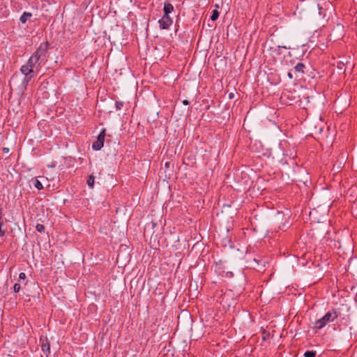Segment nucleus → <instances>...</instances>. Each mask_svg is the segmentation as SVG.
I'll list each match as a JSON object with an SVG mask.
<instances>
[{"label": "nucleus", "instance_id": "423d86ee", "mask_svg": "<svg viewBox=\"0 0 357 357\" xmlns=\"http://www.w3.org/2000/svg\"><path fill=\"white\" fill-rule=\"evenodd\" d=\"M30 184L33 185L38 190H41L43 188V185L42 183L37 178H32L30 181Z\"/></svg>", "mask_w": 357, "mask_h": 357}, {"label": "nucleus", "instance_id": "393cba45", "mask_svg": "<svg viewBox=\"0 0 357 357\" xmlns=\"http://www.w3.org/2000/svg\"><path fill=\"white\" fill-rule=\"evenodd\" d=\"M233 96H234V95H233V93H230V94L229 95V98H232Z\"/></svg>", "mask_w": 357, "mask_h": 357}, {"label": "nucleus", "instance_id": "39448f33", "mask_svg": "<svg viewBox=\"0 0 357 357\" xmlns=\"http://www.w3.org/2000/svg\"><path fill=\"white\" fill-rule=\"evenodd\" d=\"M42 350L46 356L50 353V345L47 339L43 341Z\"/></svg>", "mask_w": 357, "mask_h": 357}, {"label": "nucleus", "instance_id": "2eb2a0df", "mask_svg": "<svg viewBox=\"0 0 357 357\" xmlns=\"http://www.w3.org/2000/svg\"><path fill=\"white\" fill-rule=\"evenodd\" d=\"M316 352L313 351H307L304 354L305 357H315Z\"/></svg>", "mask_w": 357, "mask_h": 357}, {"label": "nucleus", "instance_id": "5701e85b", "mask_svg": "<svg viewBox=\"0 0 357 357\" xmlns=\"http://www.w3.org/2000/svg\"><path fill=\"white\" fill-rule=\"evenodd\" d=\"M288 77H289V78H291V79L293 77V74H292V73H291V72H289V73H288Z\"/></svg>", "mask_w": 357, "mask_h": 357}, {"label": "nucleus", "instance_id": "f257e3e1", "mask_svg": "<svg viewBox=\"0 0 357 357\" xmlns=\"http://www.w3.org/2000/svg\"><path fill=\"white\" fill-rule=\"evenodd\" d=\"M47 45L46 43L40 44L26 64L36 72H38L47 61Z\"/></svg>", "mask_w": 357, "mask_h": 357}, {"label": "nucleus", "instance_id": "ddd939ff", "mask_svg": "<svg viewBox=\"0 0 357 357\" xmlns=\"http://www.w3.org/2000/svg\"><path fill=\"white\" fill-rule=\"evenodd\" d=\"M321 9V7H319V5H317V10H319V13H318V16H316L313 18L314 20H317L319 19H322L324 17V15H323L321 13V12L320 11Z\"/></svg>", "mask_w": 357, "mask_h": 357}, {"label": "nucleus", "instance_id": "4be33fe9", "mask_svg": "<svg viewBox=\"0 0 357 357\" xmlns=\"http://www.w3.org/2000/svg\"><path fill=\"white\" fill-rule=\"evenodd\" d=\"M183 104L185 105H188L189 104V102L187 100H184L183 101Z\"/></svg>", "mask_w": 357, "mask_h": 357}, {"label": "nucleus", "instance_id": "f8f14e48", "mask_svg": "<svg viewBox=\"0 0 357 357\" xmlns=\"http://www.w3.org/2000/svg\"><path fill=\"white\" fill-rule=\"evenodd\" d=\"M94 181L95 179L93 176H90L87 180V184L91 188H93Z\"/></svg>", "mask_w": 357, "mask_h": 357}, {"label": "nucleus", "instance_id": "412c9836", "mask_svg": "<svg viewBox=\"0 0 357 357\" xmlns=\"http://www.w3.org/2000/svg\"><path fill=\"white\" fill-rule=\"evenodd\" d=\"M16 81H17V76L13 77L11 80H10V82H13V83L15 84L16 82Z\"/></svg>", "mask_w": 357, "mask_h": 357}, {"label": "nucleus", "instance_id": "f3484780", "mask_svg": "<svg viewBox=\"0 0 357 357\" xmlns=\"http://www.w3.org/2000/svg\"><path fill=\"white\" fill-rule=\"evenodd\" d=\"M21 286L20 284L16 283L14 284L13 289L15 292H19L20 290Z\"/></svg>", "mask_w": 357, "mask_h": 357}, {"label": "nucleus", "instance_id": "4468645a", "mask_svg": "<svg viewBox=\"0 0 357 357\" xmlns=\"http://www.w3.org/2000/svg\"><path fill=\"white\" fill-rule=\"evenodd\" d=\"M219 17V12L217 10H213L211 19L213 21L216 20Z\"/></svg>", "mask_w": 357, "mask_h": 357}, {"label": "nucleus", "instance_id": "1a4fd4ad", "mask_svg": "<svg viewBox=\"0 0 357 357\" xmlns=\"http://www.w3.org/2000/svg\"><path fill=\"white\" fill-rule=\"evenodd\" d=\"M103 146V143L101 142L100 141L98 142V140H96V142H94L92 144V148L93 150H96V151H98L100 150L102 147Z\"/></svg>", "mask_w": 357, "mask_h": 357}, {"label": "nucleus", "instance_id": "aec40b11", "mask_svg": "<svg viewBox=\"0 0 357 357\" xmlns=\"http://www.w3.org/2000/svg\"><path fill=\"white\" fill-rule=\"evenodd\" d=\"M19 278L21 280H24L26 278V274L24 273H20L19 275Z\"/></svg>", "mask_w": 357, "mask_h": 357}, {"label": "nucleus", "instance_id": "a211bd4d", "mask_svg": "<svg viewBox=\"0 0 357 357\" xmlns=\"http://www.w3.org/2000/svg\"><path fill=\"white\" fill-rule=\"evenodd\" d=\"M123 105V102H116V107L117 109H121Z\"/></svg>", "mask_w": 357, "mask_h": 357}, {"label": "nucleus", "instance_id": "6e6552de", "mask_svg": "<svg viewBox=\"0 0 357 357\" xmlns=\"http://www.w3.org/2000/svg\"><path fill=\"white\" fill-rule=\"evenodd\" d=\"M32 16L31 13L24 12L22 16L20 17V21L24 24L26 22L28 19H29Z\"/></svg>", "mask_w": 357, "mask_h": 357}, {"label": "nucleus", "instance_id": "7ed1b4c3", "mask_svg": "<svg viewBox=\"0 0 357 357\" xmlns=\"http://www.w3.org/2000/svg\"><path fill=\"white\" fill-rule=\"evenodd\" d=\"M20 71L24 75L21 84L22 89H24L26 88L28 83L34 77L36 71L26 64L22 66Z\"/></svg>", "mask_w": 357, "mask_h": 357}, {"label": "nucleus", "instance_id": "b1692460", "mask_svg": "<svg viewBox=\"0 0 357 357\" xmlns=\"http://www.w3.org/2000/svg\"><path fill=\"white\" fill-rule=\"evenodd\" d=\"M3 151L5 152V153H8L9 151V149L8 148H3Z\"/></svg>", "mask_w": 357, "mask_h": 357}, {"label": "nucleus", "instance_id": "20e7f679", "mask_svg": "<svg viewBox=\"0 0 357 357\" xmlns=\"http://www.w3.org/2000/svg\"><path fill=\"white\" fill-rule=\"evenodd\" d=\"M158 23L161 29H167L172 25V20L169 15H163Z\"/></svg>", "mask_w": 357, "mask_h": 357}, {"label": "nucleus", "instance_id": "dca6fc26", "mask_svg": "<svg viewBox=\"0 0 357 357\" xmlns=\"http://www.w3.org/2000/svg\"><path fill=\"white\" fill-rule=\"evenodd\" d=\"M36 230L40 233H42L45 231L44 225H36Z\"/></svg>", "mask_w": 357, "mask_h": 357}, {"label": "nucleus", "instance_id": "9b49d317", "mask_svg": "<svg viewBox=\"0 0 357 357\" xmlns=\"http://www.w3.org/2000/svg\"><path fill=\"white\" fill-rule=\"evenodd\" d=\"M105 130H102L100 133L98 135V139L97 140L98 142H101L104 144V139H105Z\"/></svg>", "mask_w": 357, "mask_h": 357}, {"label": "nucleus", "instance_id": "6ab92c4d", "mask_svg": "<svg viewBox=\"0 0 357 357\" xmlns=\"http://www.w3.org/2000/svg\"><path fill=\"white\" fill-rule=\"evenodd\" d=\"M3 225H0V236H3L5 234V229H2Z\"/></svg>", "mask_w": 357, "mask_h": 357}, {"label": "nucleus", "instance_id": "f03ea898", "mask_svg": "<svg viewBox=\"0 0 357 357\" xmlns=\"http://www.w3.org/2000/svg\"><path fill=\"white\" fill-rule=\"evenodd\" d=\"M337 317V314L335 310L329 311L324 317L315 321L314 328L321 329L324 327L327 323L333 321Z\"/></svg>", "mask_w": 357, "mask_h": 357}, {"label": "nucleus", "instance_id": "0eeeda50", "mask_svg": "<svg viewBox=\"0 0 357 357\" xmlns=\"http://www.w3.org/2000/svg\"><path fill=\"white\" fill-rule=\"evenodd\" d=\"M174 10L173 6L169 3H165L164 5V15H169Z\"/></svg>", "mask_w": 357, "mask_h": 357}, {"label": "nucleus", "instance_id": "9d476101", "mask_svg": "<svg viewBox=\"0 0 357 357\" xmlns=\"http://www.w3.org/2000/svg\"><path fill=\"white\" fill-rule=\"evenodd\" d=\"M304 68V64L299 63L294 67V71L297 73H303Z\"/></svg>", "mask_w": 357, "mask_h": 357}]
</instances>
